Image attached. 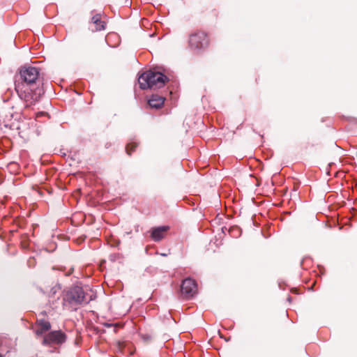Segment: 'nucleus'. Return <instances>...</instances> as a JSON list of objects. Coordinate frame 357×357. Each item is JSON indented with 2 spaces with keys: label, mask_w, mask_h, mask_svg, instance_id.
<instances>
[{
  "label": "nucleus",
  "mask_w": 357,
  "mask_h": 357,
  "mask_svg": "<svg viewBox=\"0 0 357 357\" xmlns=\"http://www.w3.org/2000/svg\"><path fill=\"white\" fill-rule=\"evenodd\" d=\"M169 227L166 226L159 227L153 229L151 237L155 241H159L164 238L165 233L168 230Z\"/></svg>",
  "instance_id": "1a4fd4ad"
},
{
  "label": "nucleus",
  "mask_w": 357,
  "mask_h": 357,
  "mask_svg": "<svg viewBox=\"0 0 357 357\" xmlns=\"http://www.w3.org/2000/svg\"><path fill=\"white\" fill-rule=\"evenodd\" d=\"M136 147V144L135 143H131L127 145L126 146V151L128 155L131 154V152L134 151L135 148Z\"/></svg>",
  "instance_id": "9b49d317"
},
{
  "label": "nucleus",
  "mask_w": 357,
  "mask_h": 357,
  "mask_svg": "<svg viewBox=\"0 0 357 357\" xmlns=\"http://www.w3.org/2000/svg\"><path fill=\"white\" fill-rule=\"evenodd\" d=\"M0 357H2V356L0 354Z\"/></svg>",
  "instance_id": "ddd939ff"
},
{
  "label": "nucleus",
  "mask_w": 357,
  "mask_h": 357,
  "mask_svg": "<svg viewBox=\"0 0 357 357\" xmlns=\"http://www.w3.org/2000/svg\"><path fill=\"white\" fill-rule=\"evenodd\" d=\"M165 98L158 95H152L148 102L151 108L159 109L165 102Z\"/></svg>",
  "instance_id": "0eeeda50"
},
{
  "label": "nucleus",
  "mask_w": 357,
  "mask_h": 357,
  "mask_svg": "<svg viewBox=\"0 0 357 357\" xmlns=\"http://www.w3.org/2000/svg\"><path fill=\"white\" fill-rule=\"evenodd\" d=\"M15 90L26 107H29L38 101L43 94L42 82L40 78V68L31 66L20 68L15 75Z\"/></svg>",
  "instance_id": "f257e3e1"
},
{
  "label": "nucleus",
  "mask_w": 357,
  "mask_h": 357,
  "mask_svg": "<svg viewBox=\"0 0 357 357\" xmlns=\"http://www.w3.org/2000/svg\"><path fill=\"white\" fill-rule=\"evenodd\" d=\"M182 296L185 298H190L197 292L196 282L191 278L185 279L181 286Z\"/></svg>",
  "instance_id": "20e7f679"
},
{
  "label": "nucleus",
  "mask_w": 357,
  "mask_h": 357,
  "mask_svg": "<svg viewBox=\"0 0 357 357\" xmlns=\"http://www.w3.org/2000/svg\"><path fill=\"white\" fill-rule=\"evenodd\" d=\"M66 341V335L61 331H55L50 332L47 335L43 341V344H60Z\"/></svg>",
  "instance_id": "423d86ee"
},
{
  "label": "nucleus",
  "mask_w": 357,
  "mask_h": 357,
  "mask_svg": "<svg viewBox=\"0 0 357 357\" xmlns=\"http://www.w3.org/2000/svg\"><path fill=\"white\" fill-rule=\"evenodd\" d=\"M38 328L36 330V334L39 336L49 331L51 328L50 323L45 319L37 320Z\"/></svg>",
  "instance_id": "6e6552de"
},
{
  "label": "nucleus",
  "mask_w": 357,
  "mask_h": 357,
  "mask_svg": "<svg viewBox=\"0 0 357 357\" xmlns=\"http://www.w3.org/2000/svg\"><path fill=\"white\" fill-rule=\"evenodd\" d=\"M208 44L206 35L204 32H199L192 34L190 36L189 45L191 49L199 50Z\"/></svg>",
  "instance_id": "39448f33"
},
{
  "label": "nucleus",
  "mask_w": 357,
  "mask_h": 357,
  "mask_svg": "<svg viewBox=\"0 0 357 357\" xmlns=\"http://www.w3.org/2000/svg\"><path fill=\"white\" fill-rule=\"evenodd\" d=\"M63 304L76 306L83 303H88L92 300V296L85 293L84 289L78 286L70 289L63 296Z\"/></svg>",
  "instance_id": "7ed1b4c3"
},
{
  "label": "nucleus",
  "mask_w": 357,
  "mask_h": 357,
  "mask_svg": "<svg viewBox=\"0 0 357 357\" xmlns=\"http://www.w3.org/2000/svg\"><path fill=\"white\" fill-rule=\"evenodd\" d=\"M162 256H167L165 253L161 254Z\"/></svg>",
  "instance_id": "f8f14e48"
},
{
  "label": "nucleus",
  "mask_w": 357,
  "mask_h": 357,
  "mask_svg": "<svg viewBox=\"0 0 357 357\" xmlns=\"http://www.w3.org/2000/svg\"><path fill=\"white\" fill-rule=\"evenodd\" d=\"M91 22L96 26L94 31H101L105 29V23L101 20L100 15H94L91 18Z\"/></svg>",
  "instance_id": "9d476101"
},
{
  "label": "nucleus",
  "mask_w": 357,
  "mask_h": 357,
  "mask_svg": "<svg viewBox=\"0 0 357 357\" xmlns=\"http://www.w3.org/2000/svg\"><path fill=\"white\" fill-rule=\"evenodd\" d=\"M139 84L142 89H160L162 87L168 78L160 72L146 71L139 77Z\"/></svg>",
  "instance_id": "f03ea898"
}]
</instances>
